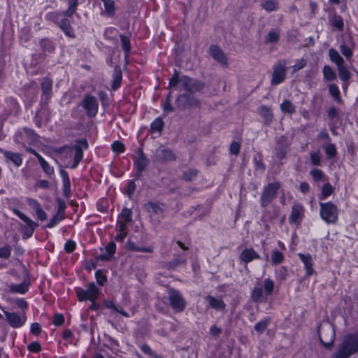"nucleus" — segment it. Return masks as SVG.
<instances>
[{
	"instance_id": "obj_41",
	"label": "nucleus",
	"mask_w": 358,
	"mask_h": 358,
	"mask_svg": "<svg viewBox=\"0 0 358 358\" xmlns=\"http://www.w3.org/2000/svg\"><path fill=\"white\" fill-rule=\"evenodd\" d=\"M198 175V170L196 169H189L182 172L181 180L186 182H191L194 180Z\"/></svg>"
},
{
	"instance_id": "obj_36",
	"label": "nucleus",
	"mask_w": 358,
	"mask_h": 358,
	"mask_svg": "<svg viewBox=\"0 0 358 358\" xmlns=\"http://www.w3.org/2000/svg\"><path fill=\"white\" fill-rule=\"evenodd\" d=\"M303 208L301 205L294 206L289 217V221L292 223L297 222L303 217Z\"/></svg>"
},
{
	"instance_id": "obj_63",
	"label": "nucleus",
	"mask_w": 358,
	"mask_h": 358,
	"mask_svg": "<svg viewBox=\"0 0 358 358\" xmlns=\"http://www.w3.org/2000/svg\"><path fill=\"white\" fill-rule=\"evenodd\" d=\"M42 327L38 322H33L30 325V333L36 336H38L42 332Z\"/></svg>"
},
{
	"instance_id": "obj_4",
	"label": "nucleus",
	"mask_w": 358,
	"mask_h": 358,
	"mask_svg": "<svg viewBox=\"0 0 358 358\" xmlns=\"http://www.w3.org/2000/svg\"><path fill=\"white\" fill-rule=\"evenodd\" d=\"M176 243L181 249V252H175L173 258L165 262V268L168 270H176L178 266L185 264L187 261L186 252L187 248L180 241H177Z\"/></svg>"
},
{
	"instance_id": "obj_24",
	"label": "nucleus",
	"mask_w": 358,
	"mask_h": 358,
	"mask_svg": "<svg viewBox=\"0 0 358 358\" xmlns=\"http://www.w3.org/2000/svg\"><path fill=\"white\" fill-rule=\"evenodd\" d=\"M164 205V203L148 201L143 204V209L148 213L159 215L164 213V209L162 208Z\"/></svg>"
},
{
	"instance_id": "obj_33",
	"label": "nucleus",
	"mask_w": 358,
	"mask_h": 358,
	"mask_svg": "<svg viewBox=\"0 0 358 358\" xmlns=\"http://www.w3.org/2000/svg\"><path fill=\"white\" fill-rule=\"evenodd\" d=\"M43 171L44 173L50 178H52L55 177V169L52 166H51L49 162L43 157H41L38 160Z\"/></svg>"
},
{
	"instance_id": "obj_13",
	"label": "nucleus",
	"mask_w": 358,
	"mask_h": 358,
	"mask_svg": "<svg viewBox=\"0 0 358 358\" xmlns=\"http://www.w3.org/2000/svg\"><path fill=\"white\" fill-rule=\"evenodd\" d=\"M280 185L278 182H272L264 187L260 202L262 206H267L275 196Z\"/></svg>"
},
{
	"instance_id": "obj_50",
	"label": "nucleus",
	"mask_w": 358,
	"mask_h": 358,
	"mask_svg": "<svg viewBox=\"0 0 358 358\" xmlns=\"http://www.w3.org/2000/svg\"><path fill=\"white\" fill-rule=\"evenodd\" d=\"M64 219V216L55 213L50 220L49 222L45 225L46 228L52 229L57 224L62 222Z\"/></svg>"
},
{
	"instance_id": "obj_62",
	"label": "nucleus",
	"mask_w": 358,
	"mask_h": 358,
	"mask_svg": "<svg viewBox=\"0 0 358 358\" xmlns=\"http://www.w3.org/2000/svg\"><path fill=\"white\" fill-rule=\"evenodd\" d=\"M192 78L190 76L187 75H182L180 78L179 79V83H180V86L185 91L189 89V85L192 81Z\"/></svg>"
},
{
	"instance_id": "obj_43",
	"label": "nucleus",
	"mask_w": 358,
	"mask_h": 358,
	"mask_svg": "<svg viewBox=\"0 0 358 358\" xmlns=\"http://www.w3.org/2000/svg\"><path fill=\"white\" fill-rule=\"evenodd\" d=\"M251 298L255 302H262L266 300V296L264 295L263 291L260 287H256L251 294Z\"/></svg>"
},
{
	"instance_id": "obj_5",
	"label": "nucleus",
	"mask_w": 358,
	"mask_h": 358,
	"mask_svg": "<svg viewBox=\"0 0 358 358\" xmlns=\"http://www.w3.org/2000/svg\"><path fill=\"white\" fill-rule=\"evenodd\" d=\"M356 352H358V336H348L343 341L338 352L334 358H348Z\"/></svg>"
},
{
	"instance_id": "obj_48",
	"label": "nucleus",
	"mask_w": 358,
	"mask_h": 358,
	"mask_svg": "<svg viewBox=\"0 0 358 358\" xmlns=\"http://www.w3.org/2000/svg\"><path fill=\"white\" fill-rule=\"evenodd\" d=\"M339 78L343 81H347L350 78V72L348 71V69L343 66V64H341L340 66H337Z\"/></svg>"
},
{
	"instance_id": "obj_14",
	"label": "nucleus",
	"mask_w": 358,
	"mask_h": 358,
	"mask_svg": "<svg viewBox=\"0 0 358 358\" xmlns=\"http://www.w3.org/2000/svg\"><path fill=\"white\" fill-rule=\"evenodd\" d=\"M105 38L110 43H118L121 45H130L129 37L127 35L120 34L118 30L114 27H108L104 31Z\"/></svg>"
},
{
	"instance_id": "obj_35",
	"label": "nucleus",
	"mask_w": 358,
	"mask_h": 358,
	"mask_svg": "<svg viewBox=\"0 0 358 358\" xmlns=\"http://www.w3.org/2000/svg\"><path fill=\"white\" fill-rule=\"evenodd\" d=\"M159 159L161 162H172L176 160V155L169 148L159 150Z\"/></svg>"
},
{
	"instance_id": "obj_37",
	"label": "nucleus",
	"mask_w": 358,
	"mask_h": 358,
	"mask_svg": "<svg viewBox=\"0 0 358 358\" xmlns=\"http://www.w3.org/2000/svg\"><path fill=\"white\" fill-rule=\"evenodd\" d=\"M103 305L104 306L105 308L108 309H111L125 317H130L129 314L126 310H124L122 308L117 306L115 304L114 301L112 300H105L103 302Z\"/></svg>"
},
{
	"instance_id": "obj_47",
	"label": "nucleus",
	"mask_w": 358,
	"mask_h": 358,
	"mask_svg": "<svg viewBox=\"0 0 358 358\" xmlns=\"http://www.w3.org/2000/svg\"><path fill=\"white\" fill-rule=\"evenodd\" d=\"M98 97L101 101V105L103 108H106L110 105V99L108 94L103 90L98 92Z\"/></svg>"
},
{
	"instance_id": "obj_54",
	"label": "nucleus",
	"mask_w": 358,
	"mask_h": 358,
	"mask_svg": "<svg viewBox=\"0 0 358 358\" xmlns=\"http://www.w3.org/2000/svg\"><path fill=\"white\" fill-rule=\"evenodd\" d=\"M180 78V72L176 69H174L173 73L169 80V87L171 88L176 87L179 84V79Z\"/></svg>"
},
{
	"instance_id": "obj_3",
	"label": "nucleus",
	"mask_w": 358,
	"mask_h": 358,
	"mask_svg": "<svg viewBox=\"0 0 358 358\" xmlns=\"http://www.w3.org/2000/svg\"><path fill=\"white\" fill-rule=\"evenodd\" d=\"M13 212L15 215L25 224L21 227L22 239L27 240L33 236L36 229L38 227V224L20 210L15 209Z\"/></svg>"
},
{
	"instance_id": "obj_53",
	"label": "nucleus",
	"mask_w": 358,
	"mask_h": 358,
	"mask_svg": "<svg viewBox=\"0 0 358 358\" xmlns=\"http://www.w3.org/2000/svg\"><path fill=\"white\" fill-rule=\"evenodd\" d=\"M271 259L272 264L277 265L282 262L284 260V255L279 251L273 250L271 252Z\"/></svg>"
},
{
	"instance_id": "obj_9",
	"label": "nucleus",
	"mask_w": 358,
	"mask_h": 358,
	"mask_svg": "<svg viewBox=\"0 0 358 358\" xmlns=\"http://www.w3.org/2000/svg\"><path fill=\"white\" fill-rule=\"evenodd\" d=\"M338 208L332 203H320L321 218L327 224H335L338 220Z\"/></svg>"
},
{
	"instance_id": "obj_46",
	"label": "nucleus",
	"mask_w": 358,
	"mask_h": 358,
	"mask_svg": "<svg viewBox=\"0 0 358 358\" xmlns=\"http://www.w3.org/2000/svg\"><path fill=\"white\" fill-rule=\"evenodd\" d=\"M322 73L324 78L327 81H333L336 78V73L329 66H324Z\"/></svg>"
},
{
	"instance_id": "obj_16",
	"label": "nucleus",
	"mask_w": 358,
	"mask_h": 358,
	"mask_svg": "<svg viewBox=\"0 0 358 358\" xmlns=\"http://www.w3.org/2000/svg\"><path fill=\"white\" fill-rule=\"evenodd\" d=\"M31 284L30 274L27 270H25L22 281L18 284L11 283L9 289L13 294H25L29 291Z\"/></svg>"
},
{
	"instance_id": "obj_15",
	"label": "nucleus",
	"mask_w": 358,
	"mask_h": 358,
	"mask_svg": "<svg viewBox=\"0 0 358 358\" xmlns=\"http://www.w3.org/2000/svg\"><path fill=\"white\" fill-rule=\"evenodd\" d=\"M5 103L6 108L1 115V117L8 119L10 115L17 117L20 115L21 107L16 98L13 96L7 97L5 100Z\"/></svg>"
},
{
	"instance_id": "obj_61",
	"label": "nucleus",
	"mask_w": 358,
	"mask_h": 358,
	"mask_svg": "<svg viewBox=\"0 0 358 358\" xmlns=\"http://www.w3.org/2000/svg\"><path fill=\"white\" fill-rule=\"evenodd\" d=\"M27 350L31 353H39L42 350V347L38 341H32L27 345Z\"/></svg>"
},
{
	"instance_id": "obj_10",
	"label": "nucleus",
	"mask_w": 358,
	"mask_h": 358,
	"mask_svg": "<svg viewBox=\"0 0 358 358\" xmlns=\"http://www.w3.org/2000/svg\"><path fill=\"white\" fill-rule=\"evenodd\" d=\"M176 105L180 110L186 108H199L200 101L190 93H182L176 99Z\"/></svg>"
},
{
	"instance_id": "obj_31",
	"label": "nucleus",
	"mask_w": 358,
	"mask_h": 358,
	"mask_svg": "<svg viewBox=\"0 0 358 358\" xmlns=\"http://www.w3.org/2000/svg\"><path fill=\"white\" fill-rule=\"evenodd\" d=\"M89 148V143L86 138H80L75 141V144L72 146L74 150V154H79L84 157L83 150H87Z\"/></svg>"
},
{
	"instance_id": "obj_55",
	"label": "nucleus",
	"mask_w": 358,
	"mask_h": 358,
	"mask_svg": "<svg viewBox=\"0 0 358 358\" xmlns=\"http://www.w3.org/2000/svg\"><path fill=\"white\" fill-rule=\"evenodd\" d=\"M280 109L283 113L292 114L295 112L294 106L289 101H284L280 104Z\"/></svg>"
},
{
	"instance_id": "obj_64",
	"label": "nucleus",
	"mask_w": 358,
	"mask_h": 358,
	"mask_svg": "<svg viewBox=\"0 0 358 358\" xmlns=\"http://www.w3.org/2000/svg\"><path fill=\"white\" fill-rule=\"evenodd\" d=\"M333 192V187L329 183H326L322 188V199H324Z\"/></svg>"
},
{
	"instance_id": "obj_23",
	"label": "nucleus",
	"mask_w": 358,
	"mask_h": 358,
	"mask_svg": "<svg viewBox=\"0 0 358 358\" xmlns=\"http://www.w3.org/2000/svg\"><path fill=\"white\" fill-rule=\"evenodd\" d=\"M204 300L208 302L207 307L213 308L216 311H223L226 308V304L221 298H217L208 294L204 296Z\"/></svg>"
},
{
	"instance_id": "obj_2",
	"label": "nucleus",
	"mask_w": 358,
	"mask_h": 358,
	"mask_svg": "<svg viewBox=\"0 0 358 358\" xmlns=\"http://www.w3.org/2000/svg\"><path fill=\"white\" fill-rule=\"evenodd\" d=\"M76 293L78 301L83 302L98 299L99 296L101 294V289L94 282H88L86 289L77 287Z\"/></svg>"
},
{
	"instance_id": "obj_27",
	"label": "nucleus",
	"mask_w": 358,
	"mask_h": 358,
	"mask_svg": "<svg viewBox=\"0 0 358 358\" xmlns=\"http://www.w3.org/2000/svg\"><path fill=\"white\" fill-rule=\"evenodd\" d=\"M122 71L120 66L116 65L114 67L113 75H112V80H111V89L113 91L117 90L122 85Z\"/></svg>"
},
{
	"instance_id": "obj_32",
	"label": "nucleus",
	"mask_w": 358,
	"mask_h": 358,
	"mask_svg": "<svg viewBox=\"0 0 358 358\" xmlns=\"http://www.w3.org/2000/svg\"><path fill=\"white\" fill-rule=\"evenodd\" d=\"M140 178H136V175L134 174V178L129 179L125 181V185L124 187V193L127 194V196L131 199L136 189V181L139 180Z\"/></svg>"
},
{
	"instance_id": "obj_28",
	"label": "nucleus",
	"mask_w": 358,
	"mask_h": 358,
	"mask_svg": "<svg viewBox=\"0 0 358 358\" xmlns=\"http://www.w3.org/2000/svg\"><path fill=\"white\" fill-rule=\"evenodd\" d=\"M49 111V107L47 106V108L43 109L40 106V108L37 110L35 113V115L33 117V122L35 124L36 127L38 128H41L43 126V122L45 120H46L47 113Z\"/></svg>"
},
{
	"instance_id": "obj_26",
	"label": "nucleus",
	"mask_w": 358,
	"mask_h": 358,
	"mask_svg": "<svg viewBox=\"0 0 358 358\" xmlns=\"http://www.w3.org/2000/svg\"><path fill=\"white\" fill-rule=\"evenodd\" d=\"M209 53L213 59L222 65H227V57L220 48V46H210Z\"/></svg>"
},
{
	"instance_id": "obj_22",
	"label": "nucleus",
	"mask_w": 358,
	"mask_h": 358,
	"mask_svg": "<svg viewBox=\"0 0 358 358\" xmlns=\"http://www.w3.org/2000/svg\"><path fill=\"white\" fill-rule=\"evenodd\" d=\"M26 201L27 204L34 210L35 215L38 220L45 221L47 219V213L44 211L41 205L36 199L27 198Z\"/></svg>"
},
{
	"instance_id": "obj_44",
	"label": "nucleus",
	"mask_w": 358,
	"mask_h": 358,
	"mask_svg": "<svg viewBox=\"0 0 358 358\" xmlns=\"http://www.w3.org/2000/svg\"><path fill=\"white\" fill-rule=\"evenodd\" d=\"M120 216L125 224L131 223L133 221V212L131 208L124 207L122 209Z\"/></svg>"
},
{
	"instance_id": "obj_17",
	"label": "nucleus",
	"mask_w": 358,
	"mask_h": 358,
	"mask_svg": "<svg viewBox=\"0 0 358 358\" xmlns=\"http://www.w3.org/2000/svg\"><path fill=\"white\" fill-rule=\"evenodd\" d=\"M0 153L2 154L5 163L9 167L11 164L19 168L22 164L23 156L21 153L4 150L0 148Z\"/></svg>"
},
{
	"instance_id": "obj_40",
	"label": "nucleus",
	"mask_w": 358,
	"mask_h": 358,
	"mask_svg": "<svg viewBox=\"0 0 358 358\" xmlns=\"http://www.w3.org/2000/svg\"><path fill=\"white\" fill-rule=\"evenodd\" d=\"M96 283L99 287H103L108 281V277L106 272L103 269H97L94 273Z\"/></svg>"
},
{
	"instance_id": "obj_38",
	"label": "nucleus",
	"mask_w": 358,
	"mask_h": 358,
	"mask_svg": "<svg viewBox=\"0 0 358 358\" xmlns=\"http://www.w3.org/2000/svg\"><path fill=\"white\" fill-rule=\"evenodd\" d=\"M205 86L206 85L203 81L192 78V81L189 85V89H187V91L190 94L200 92L205 88Z\"/></svg>"
},
{
	"instance_id": "obj_19",
	"label": "nucleus",
	"mask_w": 358,
	"mask_h": 358,
	"mask_svg": "<svg viewBox=\"0 0 358 358\" xmlns=\"http://www.w3.org/2000/svg\"><path fill=\"white\" fill-rule=\"evenodd\" d=\"M320 338L326 348L331 346L334 339V331L333 327L327 324L320 331Z\"/></svg>"
},
{
	"instance_id": "obj_59",
	"label": "nucleus",
	"mask_w": 358,
	"mask_h": 358,
	"mask_svg": "<svg viewBox=\"0 0 358 358\" xmlns=\"http://www.w3.org/2000/svg\"><path fill=\"white\" fill-rule=\"evenodd\" d=\"M65 322L64 315L62 313H55L53 316L52 323L58 327L62 326Z\"/></svg>"
},
{
	"instance_id": "obj_42",
	"label": "nucleus",
	"mask_w": 358,
	"mask_h": 358,
	"mask_svg": "<svg viewBox=\"0 0 358 358\" xmlns=\"http://www.w3.org/2000/svg\"><path fill=\"white\" fill-rule=\"evenodd\" d=\"M59 27L64 32V34L69 37H73L74 36L73 29L71 27L69 20L65 18L61 20Z\"/></svg>"
},
{
	"instance_id": "obj_45",
	"label": "nucleus",
	"mask_w": 358,
	"mask_h": 358,
	"mask_svg": "<svg viewBox=\"0 0 358 358\" xmlns=\"http://www.w3.org/2000/svg\"><path fill=\"white\" fill-rule=\"evenodd\" d=\"M103 4L106 13L111 17L115 14L114 0H101Z\"/></svg>"
},
{
	"instance_id": "obj_39",
	"label": "nucleus",
	"mask_w": 358,
	"mask_h": 358,
	"mask_svg": "<svg viewBox=\"0 0 358 358\" xmlns=\"http://www.w3.org/2000/svg\"><path fill=\"white\" fill-rule=\"evenodd\" d=\"M62 338L69 345H77L78 341H76L73 331L69 329H64L62 333Z\"/></svg>"
},
{
	"instance_id": "obj_34",
	"label": "nucleus",
	"mask_w": 358,
	"mask_h": 358,
	"mask_svg": "<svg viewBox=\"0 0 358 358\" xmlns=\"http://www.w3.org/2000/svg\"><path fill=\"white\" fill-rule=\"evenodd\" d=\"M301 260L304 264V267L306 271V275L310 276L315 273V270L313 267V260L310 255H305L303 254L299 255Z\"/></svg>"
},
{
	"instance_id": "obj_52",
	"label": "nucleus",
	"mask_w": 358,
	"mask_h": 358,
	"mask_svg": "<svg viewBox=\"0 0 358 358\" xmlns=\"http://www.w3.org/2000/svg\"><path fill=\"white\" fill-rule=\"evenodd\" d=\"M263 287L266 296L270 295L275 288L274 282L270 279H265L263 282Z\"/></svg>"
},
{
	"instance_id": "obj_18",
	"label": "nucleus",
	"mask_w": 358,
	"mask_h": 358,
	"mask_svg": "<svg viewBox=\"0 0 358 358\" xmlns=\"http://www.w3.org/2000/svg\"><path fill=\"white\" fill-rule=\"evenodd\" d=\"M286 77V64L278 62L273 66V71L271 83L273 85H278L284 81Z\"/></svg>"
},
{
	"instance_id": "obj_49",
	"label": "nucleus",
	"mask_w": 358,
	"mask_h": 358,
	"mask_svg": "<svg viewBox=\"0 0 358 358\" xmlns=\"http://www.w3.org/2000/svg\"><path fill=\"white\" fill-rule=\"evenodd\" d=\"M111 150L116 154H122L125 152L126 148L122 142L117 140L111 144Z\"/></svg>"
},
{
	"instance_id": "obj_11",
	"label": "nucleus",
	"mask_w": 358,
	"mask_h": 358,
	"mask_svg": "<svg viewBox=\"0 0 358 358\" xmlns=\"http://www.w3.org/2000/svg\"><path fill=\"white\" fill-rule=\"evenodd\" d=\"M3 313L7 322L13 329L22 327L27 322V317L24 310L17 312L4 311Z\"/></svg>"
},
{
	"instance_id": "obj_20",
	"label": "nucleus",
	"mask_w": 358,
	"mask_h": 358,
	"mask_svg": "<svg viewBox=\"0 0 358 358\" xmlns=\"http://www.w3.org/2000/svg\"><path fill=\"white\" fill-rule=\"evenodd\" d=\"M59 172L62 181V194L64 198L68 199L71 196V183L69 175L63 169H60Z\"/></svg>"
},
{
	"instance_id": "obj_21",
	"label": "nucleus",
	"mask_w": 358,
	"mask_h": 358,
	"mask_svg": "<svg viewBox=\"0 0 358 358\" xmlns=\"http://www.w3.org/2000/svg\"><path fill=\"white\" fill-rule=\"evenodd\" d=\"M117 245L114 241H110L105 246L106 252L101 253L96 257V260L109 262L116 252Z\"/></svg>"
},
{
	"instance_id": "obj_29",
	"label": "nucleus",
	"mask_w": 358,
	"mask_h": 358,
	"mask_svg": "<svg viewBox=\"0 0 358 358\" xmlns=\"http://www.w3.org/2000/svg\"><path fill=\"white\" fill-rule=\"evenodd\" d=\"M165 123L162 117L159 116L155 118L150 123V132L152 134L157 133L158 136L162 134L164 130Z\"/></svg>"
},
{
	"instance_id": "obj_56",
	"label": "nucleus",
	"mask_w": 358,
	"mask_h": 358,
	"mask_svg": "<svg viewBox=\"0 0 358 358\" xmlns=\"http://www.w3.org/2000/svg\"><path fill=\"white\" fill-rule=\"evenodd\" d=\"M270 322V319L268 317H266L261 321H259L255 326V329L259 334H262L266 329L268 324Z\"/></svg>"
},
{
	"instance_id": "obj_25",
	"label": "nucleus",
	"mask_w": 358,
	"mask_h": 358,
	"mask_svg": "<svg viewBox=\"0 0 358 358\" xmlns=\"http://www.w3.org/2000/svg\"><path fill=\"white\" fill-rule=\"evenodd\" d=\"M126 248L129 252H139L144 253H152L154 248L152 245H137L133 241L128 239L125 244Z\"/></svg>"
},
{
	"instance_id": "obj_30",
	"label": "nucleus",
	"mask_w": 358,
	"mask_h": 358,
	"mask_svg": "<svg viewBox=\"0 0 358 358\" xmlns=\"http://www.w3.org/2000/svg\"><path fill=\"white\" fill-rule=\"evenodd\" d=\"M42 48V54H34L32 55L31 65H37L45 59L46 52L52 53L55 50V46H41Z\"/></svg>"
},
{
	"instance_id": "obj_60",
	"label": "nucleus",
	"mask_w": 358,
	"mask_h": 358,
	"mask_svg": "<svg viewBox=\"0 0 358 358\" xmlns=\"http://www.w3.org/2000/svg\"><path fill=\"white\" fill-rule=\"evenodd\" d=\"M56 202H57V208L56 213L59 214V215H61L62 216H64L65 211H66V202L63 199H62L60 198H57L56 199Z\"/></svg>"
},
{
	"instance_id": "obj_1",
	"label": "nucleus",
	"mask_w": 358,
	"mask_h": 358,
	"mask_svg": "<svg viewBox=\"0 0 358 358\" xmlns=\"http://www.w3.org/2000/svg\"><path fill=\"white\" fill-rule=\"evenodd\" d=\"M40 136L34 129L28 127L19 128L13 136V141L15 144L25 147L33 145L39 142Z\"/></svg>"
},
{
	"instance_id": "obj_58",
	"label": "nucleus",
	"mask_w": 358,
	"mask_h": 358,
	"mask_svg": "<svg viewBox=\"0 0 358 358\" xmlns=\"http://www.w3.org/2000/svg\"><path fill=\"white\" fill-rule=\"evenodd\" d=\"M11 255V248L8 244L0 247V259H7Z\"/></svg>"
},
{
	"instance_id": "obj_7",
	"label": "nucleus",
	"mask_w": 358,
	"mask_h": 358,
	"mask_svg": "<svg viewBox=\"0 0 358 358\" xmlns=\"http://www.w3.org/2000/svg\"><path fill=\"white\" fill-rule=\"evenodd\" d=\"M79 106L82 107L89 117H96L99 112V101L97 98L89 93L84 95Z\"/></svg>"
},
{
	"instance_id": "obj_57",
	"label": "nucleus",
	"mask_w": 358,
	"mask_h": 358,
	"mask_svg": "<svg viewBox=\"0 0 358 358\" xmlns=\"http://www.w3.org/2000/svg\"><path fill=\"white\" fill-rule=\"evenodd\" d=\"M7 119L1 117L0 119V141L5 140L8 132V127L5 126V122Z\"/></svg>"
},
{
	"instance_id": "obj_6",
	"label": "nucleus",
	"mask_w": 358,
	"mask_h": 358,
	"mask_svg": "<svg viewBox=\"0 0 358 358\" xmlns=\"http://www.w3.org/2000/svg\"><path fill=\"white\" fill-rule=\"evenodd\" d=\"M41 94L39 101V106L45 109L48 106L49 102L52 97V80L48 76H45L41 79Z\"/></svg>"
},
{
	"instance_id": "obj_12",
	"label": "nucleus",
	"mask_w": 358,
	"mask_h": 358,
	"mask_svg": "<svg viewBox=\"0 0 358 358\" xmlns=\"http://www.w3.org/2000/svg\"><path fill=\"white\" fill-rule=\"evenodd\" d=\"M169 301L171 307L176 312H182L186 308V301L180 292L171 288L169 290Z\"/></svg>"
},
{
	"instance_id": "obj_8",
	"label": "nucleus",
	"mask_w": 358,
	"mask_h": 358,
	"mask_svg": "<svg viewBox=\"0 0 358 358\" xmlns=\"http://www.w3.org/2000/svg\"><path fill=\"white\" fill-rule=\"evenodd\" d=\"M136 156L133 159V166L136 178H141L143 172L150 164V159L147 157L142 148L136 151Z\"/></svg>"
},
{
	"instance_id": "obj_51",
	"label": "nucleus",
	"mask_w": 358,
	"mask_h": 358,
	"mask_svg": "<svg viewBox=\"0 0 358 358\" xmlns=\"http://www.w3.org/2000/svg\"><path fill=\"white\" fill-rule=\"evenodd\" d=\"M329 57L331 62H334L337 66L343 64V59L339 55V53L335 51L334 49L329 50Z\"/></svg>"
}]
</instances>
